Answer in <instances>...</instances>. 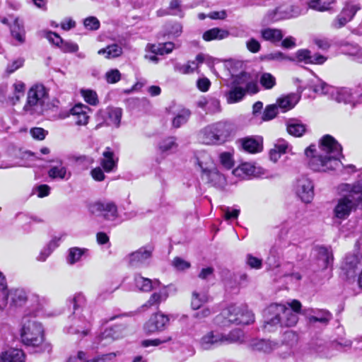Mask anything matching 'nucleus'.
I'll use <instances>...</instances> for the list:
<instances>
[{
    "mask_svg": "<svg viewBox=\"0 0 362 362\" xmlns=\"http://www.w3.org/2000/svg\"><path fill=\"white\" fill-rule=\"evenodd\" d=\"M177 148L176 139L175 137H168L158 144V151L160 153L169 155L174 153Z\"/></svg>",
    "mask_w": 362,
    "mask_h": 362,
    "instance_id": "e433bc0d",
    "label": "nucleus"
},
{
    "mask_svg": "<svg viewBox=\"0 0 362 362\" xmlns=\"http://www.w3.org/2000/svg\"><path fill=\"white\" fill-rule=\"evenodd\" d=\"M48 175L52 179L68 180L71 177V173L67 172L66 168L61 164L59 166L51 167Z\"/></svg>",
    "mask_w": 362,
    "mask_h": 362,
    "instance_id": "a19ab883",
    "label": "nucleus"
},
{
    "mask_svg": "<svg viewBox=\"0 0 362 362\" xmlns=\"http://www.w3.org/2000/svg\"><path fill=\"white\" fill-rule=\"evenodd\" d=\"M305 13L300 6L295 5L281 6L276 9L279 18H296Z\"/></svg>",
    "mask_w": 362,
    "mask_h": 362,
    "instance_id": "b1692460",
    "label": "nucleus"
},
{
    "mask_svg": "<svg viewBox=\"0 0 362 362\" xmlns=\"http://www.w3.org/2000/svg\"><path fill=\"white\" fill-rule=\"evenodd\" d=\"M202 177L218 188H222L226 185L224 175L219 173L216 167L202 175Z\"/></svg>",
    "mask_w": 362,
    "mask_h": 362,
    "instance_id": "bb28decb",
    "label": "nucleus"
},
{
    "mask_svg": "<svg viewBox=\"0 0 362 362\" xmlns=\"http://www.w3.org/2000/svg\"><path fill=\"white\" fill-rule=\"evenodd\" d=\"M84 27L89 30H96L100 28V21L96 17L90 16L84 19Z\"/></svg>",
    "mask_w": 362,
    "mask_h": 362,
    "instance_id": "774afa93",
    "label": "nucleus"
},
{
    "mask_svg": "<svg viewBox=\"0 0 362 362\" xmlns=\"http://www.w3.org/2000/svg\"><path fill=\"white\" fill-rule=\"evenodd\" d=\"M221 209L223 214V217L226 221L236 219L240 214V210L237 209H231L228 206H222Z\"/></svg>",
    "mask_w": 362,
    "mask_h": 362,
    "instance_id": "338daca9",
    "label": "nucleus"
},
{
    "mask_svg": "<svg viewBox=\"0 0 362 362\" xmlns=\"http://www.w3.org/2000/svg\"><path fill=\"white\" fill-rule=\"evenodd\" d=\"M12 36L20 42L25 41V31L22 23L18 18H16L13 24L11 26Z\"/></svg>",
    "mask_w": 362,
    "mask_h": 362,
    "instance_id": "09e8293b",
    "label": "nucleus"
},
{
    "mask_svg": "<svg viewBox=\"0 0 362 362\" xmlns=\"http://www.w3.org/2000/svg\"><path fill=\"white\" fill-rule=\"evenodd\" d=\"M359 9L360 6L358 4L347 1L339 13L351 21Z\"/></svg>",
    "mask_w": 362,
    "mask_h": 362,
    "instance_id": "8fccbe9b",
    "label": "nucleus"
},
{
    "mask_svg": "<svg viewBox=\"0 0 362 362\" xmlns=\"http://www.w3.org/2000/svg\"><path fill=\"white\" fill-rule=\"evenodd\" d=\"M169 322V317L160 313H156L151 317L144 325V330L148 334L163 330Z\"/></svg>",
    "mask_w": 362,
    "mask_h": 362,
    "instance_id": "f3484780",
    "label": "nucleus"
},
{
    "mask_svg": "<svg viewBox=\"0 0 362 362\" xmlns=\"http://www.w3.org/2000/svg\"><path fill=\"white\" fill-rule=\"evenodd\" d=\"M247 63V61H243L238 58L220 59L213 58L209 54L204 53L198 54L195 59L191 62L192 65H194L197 67L199 66H206L209 68H212L214 66H223L225 68H246L248 66Z\"/></svg>",
    "mask_w": 362,
    "mask_h": 362,
    "instance_id": "9d476101",
    "label": "nucleus"
},
{
    "mask_svg": "<svg viewBox=\"0 0 362 362\" xmlns=\"http://www.w3.org/2000/svg\"><path fill=\"white\" fill-rule=\"evenodd\" d=\"M277 344L269 340L254 339L251 340L250 346L254 351L269 354L276 349Z\"/></svg>",
    "mask_w": 362,
    "mask_h": 362,
    "instance_id": "393cba45",
    "label": "nucleus"
},
{
    "mask_svg": "<svg viewBox=\"0 0 362 362\" xmlns=\"http://www.w3.org/2000/svg\"><path fill=\"white\" fill-rule=\"evenodd\" d=\"M296 194L305 203H310L314 197V185L307 177H301L296 181L295 186Z\"/></svg>",
    "mask_w": 362,
    "mask_h": 362,
    "instance_id": "4468645a",
    "label": "nucleus"
},
{
    "mask_svg": "<svg viewBox=\"0 0 362 362\" xmlns=\"http://www.w3.org/2000/svg\"><path fill=\"white\" fill-rule=\"evenodd\" d=\"M289 148L288 144L284 139H278L274 147L269 151V158L276 163L281 155L286 153Z\"/></svg>",
    "mask_w": 362,
    "mask_h": 362,
    "instance_id": "7c9ffc66",
    "label": "nucleus"
},
{
    "mask_svg": "<svg viewBox=\"0 0 362 362\" xmlns=\"http://www.w3.org/2000/svg\"><path fill=\"white\" fill-rule=\"evenodd\" d=\"M243 332L240 329H233L228 334L223 333V344H228L242 341Z\"/></svg>",
    "mask_w": 362,
    "mask_h": 362,
    "instance_id": "603ef678",
    "label": "nucleus"
},
{
    "mask_svg": "<svg viewBox=\"0 0 362 362\" xmlns=\"http://www.w3.org/2000/svg\"><path fill=\"white\" fill-rule=\"evenodd\" d=\"M90 108L83 104H77L71 109V115L77 125H86L88 122Z\"/></svg>",
    "mask_w": 362,
    "mask_h": 362,
    "instance_id": "5701e85b",
    "label": "nucleus"
},
{
    "mask_svg": "<svg viewBox=\"0 0 362 362\" xmlns=\"http://www.w3.org/2000/svg\"><path fill=\"white\" fill-rule=\"evenodd\" d=\"M98 53L105 55V57L107 59H112L121 55L122 49L119 45L112 44L100 49Z\"/></svg>",
    "mask_w": 362,
    "mask_h": 362,
    "instance_id": "de8ad7c7",
    "label": "nucleus"
},
{
    "mask_svg": "<svg viewBox=\"0 0 362 362\" xmlns=\"http://www.w3.org/2000/svg\"><path fill=\"white\" fill-rule=\"evenodd\" d=\"M66 362H104V360L102 355L95 357L93 359L87 360L86 354L80 351H78L76 355L71 356Z\"/></svg>",
    "mask_w": 362,
    "mask_h": 362,
    "instance_id": "864d4df0",
    "label": "nucleus"
},
{
    "mask_svg": "<svg viewBox=\"0 0 362 362\" xmlns=\"http://www.w3.org/2000/svg\"><path fill=\"white\" fill-rule=\"evenodd\" d=\"M168 297V293L165 288L160 289L158 292L153 293L148 300L144 305V307L150 308L157 305L162 301L165 300Z\"/></svg>",
    "mask_w": 362,
    "mask_h": 362,
    "instance_id": "ea45409f",
    "label": "nucleus"
},
{
    "mask_svg": "<svg viewBox=\"0 0 362 362\" xmlns=\"http://www.w3.org/2000/svg\"><path fill=\"white\" fill-rule=\"evenodd\" d=\"M341 145L330 135L324 136L320 142L319 151L310 145L305 150V155L310 158L308 165L316 172H327L337 169L340 164L341 156Z\"/></svg>",
    "mask_w": 362,
    "mask_h": 362,
    "instance_id": "f257e3e1",
    "label": "nucleus"
},
{
    "mask_svg": "<svg viewBox=\"0 0 362 362\" xmlns=\"http://www.w3.org/2000/svg\"><path fill=\"white\" fill-rule=\"evenodd\" d=\"M93 214H98L107 221H115L118 217L117 207L112 202H98L90 206Z\"/></svg>",
    "mask_w": 362,
    "mask_h": 362,
    "instance_id": "f8f14e48",
    "label": "nucleus"
},
{
    "mask_svg": "<svg viewBox=\"0 0 362 362\" xmlns=\"http://www.w3.org/2000/svg\"><path fill=\"white\" fill-rule=\"evenodd\" d=\"M229 35V32L226 30L214 28L205 31L202 37L205 41L220 40L228 37Z\"/></svg>",
    "mask_w": 362,
    "mask_h": 362,
    "instance_id": "c9c22d12",
    "label": "nucleus"
},
{
    "mask_svg": "<svg viewBox=\"0 0 362 362\" xmlns=\"http://www.w3.org/2000/svg\"><path fill=\"white\" fill-rule=\"evenodd\" d=\"M4 362H25V355L19 349H9L2 352Z\"/></svg>",
    "mask_w": 362,
    "mask_h": 362,
    "instance_id": "f704fd0d",
    "label": "nucleus"
},
{
    "mask_svg": "<svg viewBox=\"0 0 362 362\" xmlns=\"http://www.w3.org/2000/svg\"><path fill=\"white\" fill-rule=\"evenodd\" d=\"M320 260L323 262L322 267L327 268L333 261V254L330 247L321 246L317 248Z\"/></svg>",
    "mask_w": 362,
    "mask_h": 362,
    "instance_id": "a18cd8bd",
    "label": "nucleus"
},
{
    "mask_svg": "<svg viewBox=\"0 0 362 362\" xmlns=\"http://www.w3.org/2000/svg\"><path fill=\"white\" fill-rule=\"evenodd\" d=\"M243 150L250 153H257L262 150V142L261 139L246 137L240 140Z\"/></svg>",
    "mask_w": 362,
    "mask_h": 362,
    "instance_id": "cd10ccee",
    "label": "nucleus"
},
{
    "mask_svg": "<svg viewBox=\"0 0 362 362\" xmlns=\"http://www.w3.org/2000/svg\"><path fill=\"white\" fill-rule=\"evenodd\" d=\"M126 333L125 327L123 325H115L106 329L100 335L96 337L95 343L98 346H105L112 341L123 337Z\"/></svg>",
    "mask_w": 362,
    "mask_h": 362,
    "instance_id": "ddd939ff",
    "label": "nucleus"
},
{
    "mask_svg": "<svg viewBox=\"0 0 362 362\" xmlns=\"http://www.w3.org/2000/svg\"><path fill=\"white\" fill-rule=\"evenodd\" d=\"M264 329L271 332L274 327L280 325L293 327L296 325L298 317L290 308L282 304H272L264 312Z\"/></svg>",
    "mask_w": 362,
    "mask_h": 362,
    "instance_id": "20e7f679",
    "label": "nucleus"
},
{
    "mask_svg": "<svg viewBox=\"0 0 362 362\" xmlns=\"http://www.w3.org/2000/svg\"><path fill=\"white\" fill-rule=\"evenodd\" d=\"M240 307L232 305L224 309L220 315L215 318V322L221 326H228L230 324H238Z\"/></svg>",
    "mask_w": 362,
    "mask_h": 362,
    "instance_id": "dca6fc26",
    "label": "nucleus"
},
{
    "mask_svg": "<svg viewBox=\"0 0 362 362\" xmlns=\"http://www.w3.org/2000/svg\"><path fill=\"white\" fill-rule=\"evenodd\" d=\"M87 252L88 250L86 248H81L77 247H71L69 250L67 262L69 264H74L75 263L79 262L81 257Z\"/></svg>",
    "mask_w": 362,
    "mask_h": 362,
    "instance_id": "49530a36",
    "label": "nucleus"
},
{
    "mask_svg": "<svg viewBox=\"0 0 362 362\" xmlns=\"http://www.w3.org/2000/svg\"><path fill=\"white\" fill-rule=\"evenodd\" d=\"M315 315H311L309 317V320L310 322H319L321 323H327L331 319V315L329 312L326 310H318L317 312H314Z\"/></svg>",
    "mask_w": 362,
    "mask_h": 362,
    "instance_id": "5fc2aeb1",
    "label": "nucleus"
},
{
    "mask_svg": "<svg viewBox=\"0 0 362 362\" xmlns=\"http://www.w3.org/2000/svg\"><path fill=\"white\" fill-rule=\"evenodd\" d=\"M262 37L272 43H276L281 41L284 35L281 30L276 28H265L261 30Z\"/></svg>",
    "mask_w": 362,
    "mask_h": 362,
    "instance_id": "4c0bfd02",
    "label": "nucleus"
},
{
    "mask_svg": "<svg viewBox=\"0 0 362 362\" xmlns=\"http://www.w3.org/2000/svg\"><path fill=\"white\" fill-rule=\"evenodd\" d=\"M8 293L11 306L21 307L27 301V293L23 288H11Z\"/></svg>",
    "mask_w": 362,
    "mask_h": 362,
    "instance_id": "a878e982",
    "label": "nucleus"
},
{
    "mask_svg": "<svg viewBox=\"0 0 362 362\" xmlns=\"http://www.w3.org/2000/svg\"><path fill=\"white\" fill-rule=\"evenodd\" d=\"M47 100L48 91L47 88L42 84H35L28 92L23 110L30 115H41L46 110Z\"/></svg>",
    "mask_w": 362,
    "mask_h": 362,
    "instance_id": "0eeeda50",
    "label": "nucleus"
},
{
    "mask_svg": "<svg viewBox=\"0 0 362 362\" xmlns=\"http://www.w3.org/2000/svg\"><path fill=\"white\" fill-rule=\"evenodd\" d=\"M21 337L22 342L26 346L33 347L42 346V351H50L49 344H44V329L42 324L33 317H23Z\"/></svg>",
    "mask_w": 362,
    "mask_h": 362,
    "instance_id": "39448f33",
    "label": "nucleus"
},
{
    "mask_svg": "<svg viewBox=\"0 0 362 362\" xmlns=\"http://www.w3.org/2000/svg\"><path fill=\"white\" fill-rule=\"evenodd\" d=\"M314 91L319 94L329 95L338 103H351L356 100V91L347 88L334 87L321 80L314 85Z\"/></svg>",
    "mask_w": 362,
    "mask_h": 362,
    "instance_id": "6e6552de",
    "label": "nucleus"
},
{
    "mask_svg": "<svg viewBox=\"0 0 362 362\" xmlns=\"http://www.w3.org/2000/svg\"><path fill=\"white\" fill-rule=\"evenodd\" d=\"M255 320L253 313L247 309L240 308V314L238 320L237 325H249Z\"/></svg>",
    "mask_w": 362,
    "mask_h": 362,
    "instance_id": "6e6d98bb",
    "label": "nucleus"
},
{
    "mask_svg": "<svg viewBox=\"0 0 362 362\" xmlns=\"http://www.w3.org/2000/svg\"><path fill=\"white\" fill-rule=\"evenodd\" d=\"M134 283L138 289L144 292H149L151 289L156 288L159 284V281L158 280L153 281L150 279L141 276L140 274H136L135 276Z\"/></svg>",
    "mask_w": 362,
    "mask_h": 362,
    "instance_id": "473e14b6",
    "label": "nucleus"
},
{
    "mask_svg": "<svg viewBox=\"0 0 362 362\" xmlns=\"http://www.w3.org/2000/svg\"><path fill=\"white\" fill-rule=\"evenodd\" d=\"M255 168L250 163H245L234 170L233 173L243 177L250 176L255 173Z\"/></svg>",
    "mask_w": 362,
    "mask_h": 362,
    "instance_id": "3c124183",
    "label": "nucleus"
},
{
    "mask_svg": "<svg viewBox=\"0 0 362 362\" xmlns=\"http://www.w3.org/2000/svg\"><path fill=\"white\" fill-rule=\"evenodd\" d=\"M25 90V83L21 81H16L11 86V93L8 95V100L15 105L24 96Z\"/></svg>",
    "mask_w": 362,
    "mask_h": 362,
    "instance_id": "c756f323",
    "label": "nucleus"
},
{
    "mask_svg": "<svg viewBox=\"0 0 362 362\" xmlns=\"http://www.w3.org/2000/svg\"><path fill=\"white\" fill-rule=\"evenodd\" d=\"M152 253L151 247H142L127 255L126 260L132 267H145L150 264Z\"/></svg>",
    "mask_w": 362,
    "mask_h": 362,
    "instance_id": "9b49d317",
    "label": "nucleus"
},
{
    "mask_svg": "<svg viewBox=\"0 0 362 362\" xmlns=\"http://www.w3.org/2000/svg\"><path fill=\"white\" fill-rule=\"evenodd\" d=\"M90 329V322H86L83 325L79 324L78 321L75 322L74 325L70 326L67 329V332L69 334L78 335V338L86 336Z\"/></svg>",
    "mask_w": 362,
    "mask_h": 362,
    "instance_id": "c03bdc74",
    "label": "nucleus"
},
{
    "mask_svg": "<svg viewBox=\"0 0 362 362\" xmlns=\"http://www.w3.org/2000/svg\"><path fill=\"white\" fill-rule=\"evenodd\" d=\"M197 105L205 110L206 113L214 114L221 110L219 100L214 98H201L198 100Z\"/></svg>",
    "mask_w": 362,
    "mask_h": 362,
    "instance_id": "2f4dec72",
    "label": "nucleus"
},
{
    "mask_svg": "<svg viewBox=\"0 0 362 362\" xmlns=\"http://www.w3.org/2000/svg\"><path fill=\"white\" fill-rule=\"evenodd\" d=\"M260 83L265 88L269 89L275 85L276 80L272 74L264 73L260 78Z\"/></svg>",
    "mask_w": 362,
    "mask_h": 362,
    "instance_id": "69168bd1",
    "label": "nucleus"
},
{
    "mask_svg": "<svg viewBox=\"0 0 362 362\" xmlns=\"http://www.w3.org/2000/svg\"><path fill=\"white\" fill-rule=\"evenodd\" d=\"M174 114L175 116L172 120V125L174 128H179L182 125L187 123L190 117L191 112L187 109L181 108L176 111Z\"/></svg>",
    "mask_w": 362,
    "mask_h": 362,
    "instance_id": "58836bf2",
    "label": "nucleus"
},
{
    "mask_svg": "<svg viewBox=\"0 0 362 362\" xmlns=\"http://www.w3.org/2000/svg\"><path fill=\"white\" fill-rule=\"evenodd\" d=\"M195 163L200 168L202 176L216 168L211 156L206 151L196 153Z\"/></svg>",
    "mask_w": 362,
    "mask_h": 362,
    "instance_id": "aec40b11",
    "label": "nucleus"
},
{
    "mask_svg": "<svg viewBox=\"0 0 362 362\" xmlns=\"http://www.w3.org/2000/svg\"><path fill=\"white\" fill-rule=\"evenodd\" d=\"M302 91L303 89L301 88H298L297 93H291L279 98L276 104L278 108H280L282 112H286L292 109L299 101Z\"/></svg>",
    "mask_w": 362,
    "mask_h": 362,
    "instance_id": "6ab92c4d",
    "label": "nucleus"
},
{
    "mask_svg": "<svg viewBox=\"0 0 362 362\" xmlns=\"http://www.w3.org/2000/svg\"><path fill=\"white\" fill-rule=\"evenodd\" d=\"M117 162L118 158L114 152L110 148H106L100 160V164L103 170L107 173L115 171L117 166Z\"/></svg>",
    "mask_w": 362,
    "mask_h": 362,
    "instance_id": "412c9836",
    "label": "nucleus"
},
{
    "mask_svg": "<svg viewBox=\"0 0 362 362\" xmlns=\"http://www.w3.org/2000/svg\"><path fill=\"white\" fill-rule=\"evenodd\" d=\"M336 0H310L307 2L308 9H312L319 12L329 11Z\"/></svg>",
    "mask_w": 362,
    "mask_h": 362,
    "instance_id": "72a5a7b5",
    "label": "nucleus"
},
{
    "mask_svg": "<svg viewBox=\"0 0 362 362\" xmlns=\"http://www.w3.org/2000/svg\"><path fill=\"white\" fill-rule=\"evenodd\" d=\"M81 93L87 103L91 105H96L98 103V95L95 91L90 89H82Z\"/></svg>",
    "mask_w": 362,
    "mask_h": 362,
    "instance_id": "4d7b16f0",
    "label": "nucleus"
},
{
    "mask_svg": "<svg viewBox=\"0 0 362 362\" xmlns=\"http://www.w3.org/2000/svg\"><path fill=\"white\" fill-rule=\"evenodd\" d=\"M351 343L349 340L344 341H338L331 346H327L325 345H319L315 349V352L317 356L323 358H330L334 356V349L339 351H346L348 348L351 347Z\"/></svg>",
    "mask_w": 362,
    "mask_h": 362,
    "instance_id": "a211bd4d",
    "label": "nucleus"
},
{
    "mask_svg": "<svg viewBox=\"0 0 362 362\" xmlns=\"http://www.w3.org/2000/svg\"><path fill=\"white\" fill-rule=\"evenodd\" d=\"M278 112V107L276 105H268L262 115V119L264 121H269L274 118Z\"/></svg>",
    "mask_w": 362,
    "mask_h": 362,
    "instance_id": "0e129e2a",
    "label": "nucleus"
},
{
    "mask_svg": "<svg viewBox=\"0 0 362 362\" xmlns=\"http://www.w3.org/2000/svg\"><path fill=\"white\" fill-rule=\"evenodd\" d=\"M166 34L173 37H178L182 32V25L181 23L175 22L166 25Z\"/></svg>",
    "mask_w": 362,
    "mask_h": 362,
    "instance_id": "052dcab7",
    "label": "nucleus"
},
{
    "mask_svg": "<svg viewBox=\"0 0 362 362\" xmlns=\"http://www.w3.org/2000/svg\"><path fill=\"white\" fill-rule=\"evenodd\" d=\"M266 58L270 60L277 61H297L298 62H304L306 64L315 65H322L327 60V57L322 54H315L312 55L310 50L308 49H300L297 50L294 57H286L282 52H277L268 54Z\"/></svg>",
    "mask_w": 362,
    "mask_h": 362,
    "instance_id": "1a4fd4ad",
    "label": "nucleus"
},
{
    "mask_svg": "<svg viewBox=\"0 0 362 362\" xmlns=\"http://www.w3.org/2000/svg\"><path fill=\"white\" fill-rule=\"evenodd\" d=\"M209 300L208 287L197 288L192 293L191 307L193 310H199Z\"/></svg>",
    "mask_w": 362,
    "mask_h": 362,
    "instance_id": "4be33fe9",
    "label": "nucleus"
},
{
    "mask_svg": "<svg viewBox=\"0 0 362 362\" xmlns=\"http://www.w3.org/2000/svg\"><path fill=\"white\" fill-rule=\"evenodd\" d=\"M233 126L230 123L221 121L207 125L199 133V141L207 145L224 142L230 135Z\"/></svg>",
    "mask_w": 362,
    "mask_h": 362,
    "instance_id": "423d86ee",
    "label": "nucleus"
},
{
    "mask_svg": "<svg viewBox=\"0 0 362 362\" xmlns=\"http://www.w3.org/2000/svg\"><path fill=\"white\" fill-rule=\"evenodd\" d=\"M232 88L226 95L228 103H234L241 100L245 93L255 94L258 92V76L255 73L242 71L234 76L231 74Z\"/></svg>",
    "mask_w": 362,
    "mask_h": 362,
    "instance_id": "7ed1b4c3",
    "label": "nucleus"
},
{
    "mask_svg": "<svg viewBox=\"0 0 362 362\" xmlns=\"http://www.w3.org/2000/svg\"><path fill=\"white\" fill-rule=\"evenodd\" d=\"M223 333L218 329L206 332L199 340V346L202 350H211L223 345Z\"/></svg>",
    "mask_w": 362,
    "mask_h": 362,
    "instance_id": "2eb2a0df",
    "label": "nucleus"
},
{
    "mask_svg": "<svg viewBox=\"0 0 362 362\" xmlns=\"http://www.w3.org/2000/svg\"><path fill=\"white\" fill-rule=\"evenodd\" d=\"M168 8L170 15L178 16L180 17L183 16L181 0H171Z\"/></svg>",
    "mask_w": 362,
    "mask_h": 362,
    "instance_id": "bf43d9fd",
    "label": "nucleus"
},
{
    "mask_svg": "<svg viewBox=\"0 0 362 362\" xmlns=\"http://www.w3.org/2000/svg\"><path fill=\"white\" fill-rule=\"evenodd\" d=\"M221 165L226 169H230L234 165L233 154L230 152H223L219 155Z\"/></svg>",
    "mask_w": 362,
    "mask_h": 362,
    "instance_id": "e2e57ef3",
    "label": "nucleus"
},
{
    "mask_svg": "<svg viewBox=\"0 0 362 362\" xmlns=\"http://www.w3.org/2000/svg\"><path fill=\"white\" fill-rule=\"evenodd\" d=\"M148 47L152 54L163 55L170 53L173 50L175 45L174 43L168 42L157 45H150Z\"/></svg>",
    "mask_w": 362,
    "mask_h": 362,
    "instance_id": "79ce46f5",
    "label": "nucleus"
},
{
    "mask_svg": "<svg viewBox=\"0 0 362 362\" xmlns=\"http://www.w3.org/2000/svg\"><path fill=\"white\" fill-rule=\"evenodd\" d=\"M287 132L294 136H301L305 132V126L296 119H291L287 123Z\"/></svg>",
    "mask_w": 362,
    "mask_h": 362,
    "instance_id": "37998d69",
    "label": "nucleus"
},
{
    "mask_svg": "<svg viewBox=\"0 0 362 362\" xmlns=\"http://www.w3.org/2000/svg\"><path fill=\"white\" fill-rule=\"evenodd\" d=\"M339 190L343 194L333 209L334 217L340 221L346 219L359 204H362V179L354 183H343Z\"/></svg>",
    "mask_w": 362,
    "mask_h": 362,
    "instance_id": "f03ea898",
    "label": "nucleus"
},
{
    "mask_svg": "<svg viewBox=\"0 0 362 362\" xmlns=\"http://www.w3.org/2000/svg\"><path fill=\"white\" fill-rule=\"evenodd\" d=\"M122 115V110L119 107H107L105 110V121L107 125L118 127Z\"/></svg>",
    "mask_w": 362,
    "mask_h": 362,
    "instance_id": "c85d7f7f",
    "label": "nucleus"
},
{
    "mask_svg": "<svg viewBox=\"0 0 362 362\" xmlns=\"http://www.w3.org/2000/svg\"><path fill=\"white\" fill-rule=\"evenodd\" d=\"M172 340V337L167 336L162 338L153 339H145L141 342V345L143 347H148L151 346H158L162 344L167 343Z\"/></svg>",
    "mask_w": 362,
    "mask_h": 362,
    "instance_id": "13d9d810",
    "label": "nucleus"
},
{
    "mask_svg": "<svg viewBox=\"0 0 362 362\" xmlns=\"http://www.w3.org/2000/svg\"><path fill=\"white\" fill-rule=\"evenodd\" d=\"M41 35L47 38L49 42L59 47L62 42V38L56 33L50 30H42Z\"/></svg>",
    "mask_w": 362,
    "mask_h": 362,
    "instance_id": "680f3d73",
    "label": "nucleus"
}]
</instances>
